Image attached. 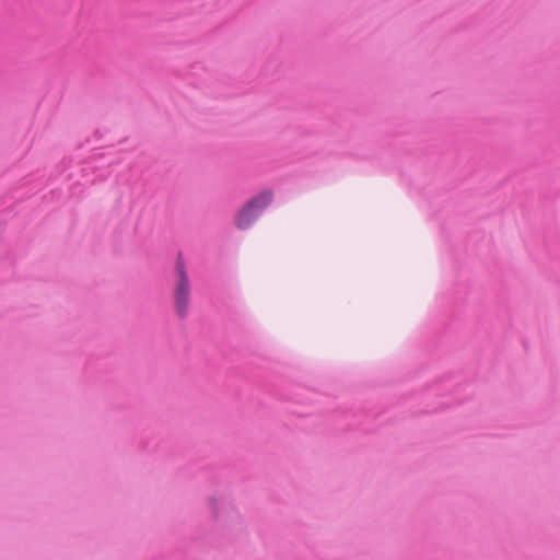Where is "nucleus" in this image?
I'll list each match as a JSON object with an SVG mask.
<instances>
[{"instance_id": "nucleus-1", "label": "nucleus", "mask_w": 560, "mask_h": 560, "mask_svg": "<svg viewBox=\"0 0 560 560\" xmlns=\"http://www.w3.org/2000/svg\"><path fill=\"white\" fill-rule=\"evenodd\" d=\"M272 199L271 190H264L250 199L236 217L237 228L248 229L257 220L259 213L271 203Z\"/></svg>"}, {"instance_id": "nucleus-2", "label": "nucleus", "mask_w": 560, "mask_h": 560, "mask_svg": "<svg viewBox=\"0 0 560 560\" xmlns=\"http://www.w3.org/2000/svg\"><path fill=\"white\" fill-rule=\"evenodd\" d=\"M175 269L177 276L174 291L175 308L177 314L184 317L188 312L190 289L188 275L182 257H178Z\"/></svg>"}]
</instances>
